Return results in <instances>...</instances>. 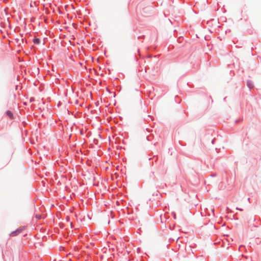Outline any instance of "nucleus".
Returning <instances> with one entry per match:
<instances>
[{"label":"nucleus","mask_w":261,"mask_h":261,"mask_svg":"<svg viewBox=\"0 0 261 261\" xmlns=\"http://www.w3.org/2000/svg\"><path fill=\"white\" fill-rule=\"evenodd\" d=\"M27 227L25 226H22L21 227H19L17 229H16L15 230L11 232L10 234V236L11 237H15L18 236L19 233L22 232V231L25 229Z\"/></svg>","instance_id":"f257e3e1"},{"label":"nucleus","mask_w":261,"mask_h":261,"mask_svg":"<svg viewBox=\"0 0 261 261\" xmlns=\"http://www.w3.org/2000/svg\"><path fill=\"white\" fill-rule=\"evenodd\" d=\"M246 85L250 90L254 88L253 82L251 80H247Z\"/></svg>","instance_id":"f03ea898"},{"label":"nucleus","mask_w":261,"mask_h":261,"mask_svg":"<svg viewBox=\"0 0 261 261\" xmlns=\"http://www.w3.org/2000/svg\"><path fill=\"white\" fill-rule=\"evenodd\" d=\"M5 114L8 116L10 118H13V113L10 111V110H7L5 112Z\"/></svg>","instance_id":"7ed1b4c3"},{"label":"nucleus","mask_w":261,"mask_h":261,"mask_svg":"<svg viewBox=\"0 0 261 261\" xmlns=\"http://www.w3.org/2000/svg\"><path fill=\"white\" fill-rule=\"evenodd\" d=\"M33 41L36 45H39L41 43V40L39 38H34L33 39Z\"/></svg>","instance_id":"20e7f679"},{"label":"nucleus","mask_w":261,"mask_h":261,"mask_svg":"<svg viewBox=\"0 0 261 261\" xmlns=\"http://www.w3.org/2000/svg\"><path fill=\"white\" fill-rule=\"evenodd\" d=\"M144 37H145L144 35L139 36L138 37V39L140 40V39H142L144 38Z\"/></svg>","instance_id":"39448f33"},{"label":"nucleus","mask_w":261,"mask_h":261,"mask_svg":"<svg viewBox=\"0 0 261 261\" xmlns=\"http://www.w3.org/2000/svg\"><path fill=\"white\" fill-rule=\"evenodd\" d=\"M242 120V119H237L235 120V123H238L240 122H241Z\"/></svg>","instance_id":"423d86ee"},{"label":"nucleus","mask_w":261,"mask_h":261,"mask_svg":"<svg viewBox=\"0 0 261 261\" xmlns=\"http://www.w3.org/2000/svg\"><path fill=\"white\" fill-rule=\"evenodd\" d=\"M242 120V119H237L235 120V123H238L240 122H241Z\"/></svg>","instance_id":"0eeeda50"},{"label":"nucleus","mask_w":261,"mask_h":261,"mask_svg":"<svg viewBox=\"0 0 261 261\" xmlns=\"http://www.w3.org/2000/svg\"><path fill=\"white\" fill-rule=\"evenodd\" d=\"M158 196V191H156V192H154V193H152V196Z\"/></svg>","instance_id":"6e6552de"},{"label":"nucleus","mask_w":261,"mask_h":261,"mask_svg":"<svg viewBox=\"0 0 261 261\" xmlns=\"http://www.w3.org/2000/svg\"><path fill=\"white\" fill-rule=\"evenodd\" d=\"M106 91H107V92H108L109 93H112V92H111V91L110 90V89H109V88H106Z\"/></svg>","instance_id":"1a4fd4ad"},{"label":"nucleus","mask_w":261,"mask_h":261,"mask_svg":"<svg viewBox=\"0 0 261 261\" xmlns=\"http://www.w3.org/2000/svg\"><path fill=\"white\" fill-rule=\"evenodd\" d=\"M70 225L71 228H73V224L72 222H71Z\"/></svg>","instance_id":"9d476101"},{"label":"nucleus","mask_w":261,"mask_h":261,"mask_svg":"<svg viewBox=\"0 0 261 261\" xmlns=\"http://www.w3.org/2000/svg\"><path fill=\"white\" fill-rule=\"evenodd\" d=\"M237 210H238L239 211H243L242 208H238V207H237Z\"/></svg>","instance_id":"9b49d317"},{"label":"nucleus","mask_w":261,"mask_h":261,"mask_svg":"<svg viewBox=\"0 0 261 261\" xmlns=\"http://www.w3.org/2000/svg\"><path fill=\"white\" fill-rule=\"evenodd\" d=\"M215 140V139H213V140H212V144H214V143Z\"/></svg>","instance_id":"f8f14e48"},{"label":"nucleus","mask_w":261,"mask_h":261,"mask_svg":"<svg viewBox=\"0 0 261 261\" xmlns=\"http://www.w3.org/2000/svg\"><path fill=\"white\" fill-rule=\"evenodd\" d=\"M66 220H67V221H69V220H70V218H68H68H66Z\"/></svg>","instance_id":"ddd939ff"},{"label":"nucleus","mask_w":261,"mask_h":261,"mask_svg":"<svg viewBox=\"0 0 261 261\" xmlns=\"http://www.w3.org/2000/svg\"><path fill=\"white\" fill-rule=\"evenodd\" d=\"M33 100H34V98L31 97L30 101H33Z\"/></svg>","instance_id":"4468645a"},{"label":"nucleus","mask_w":261,"mask_h":261,"mask_svg":"<svg viewBox=\"0 0 261 261\" xmlns=\"http://www.w3.org/2000/svg\"><path fill=\"white\" fill-rule=\"evenodd\" d=\"M169 240H170V241H174V239H173L170 238V239H169Z\"/></svg>","instance_id":"2eb2a0df"},{"label":"nucleus","mask_w":261,"mask_h":261,"mask_svg":"<svg viewBox=\"0 0 261 261\" xmlns=\"http://www.w3.org/2000/svg\"><path fill=\"white\" fill-rule=\"evenodd\" d=\"M233 219H235V220L238 219L237 218H236V217H235V216H234V215H233Z\"/></svg>","instance_id":"dca6fc26"},{"label":"nucleus","mask_w":261,"mask_h":261,"mask_svg":"<svg viewBox=\"0 0 261 261\" xmlns=\"http://www.w3.org/2000/svg\"><path fill=\"white\" fill-rule=\"evenodd\" d=\"M201 261H206L205 259H202Z\"/></svg>","instance_id":"f3484780"},{"label":"nucleus","mask_w":261,"mask_h":261,"mask_svg":"<svg viewBox=\"0 0 261 261\" xmlns=\"http://www.w3.org/2000/svg\"><path fill=\"white\" fill-rule=\"evenodd\" d=\"M201 261H206L205 259H202Z\"/></svg>","instance_id":"a211bd4d"},{"label":"nucleus","mask_w":261,"mask_h":261,"mask_svg":"<svg viewBox=\"0 0 261 261\" xmlns=\"http://www.w3.org/2000/svg\"><path fill=\"white\" fill-rule=\"evenodd\" d=\"M36 217H37V218H40V216H36Z\"/></svg>","instance_id":"6ab92c4d"},{"label":"nucleus","mask_w":261,"mask_h":261,"mask_svg":"<svg viewBox=\"0 0 261 261\" xmlns=\"http://www.w3.org/2000/svg\"><path fill=\"white\" fill-rule=\"evenodd\" d=\"M36 217H37V218H40V216H36Z\"/></svg>","instance_id":"aec40b11"},{"label":"nucleus","mask_w":261,"mask_h":261,"mask_svg":"<svg viewBox=\"0 0 261 261\" xmlns=\"http://www.w3.org/2000/svg\"><path fill=\"white\" fill-rule=\"evenodd\" d=\"M36 217H37V218H40V216H36Z\"/></svg>","instance_id":"412c9836"},{"label":"nucleus","mask_w":261,"mask_h":261,"mask_svg":"<svg viewBox=\"0 0 261 261\" xmlns=\"http://www.w3.org/2000/svg\"><path fill=\"white\" fill-rule=\"evenodd\" d=\"M226 98V97H224V99H223L224 100H225Z\"/></svg>","instance_id":"4be33fe9"}]
</instances>
